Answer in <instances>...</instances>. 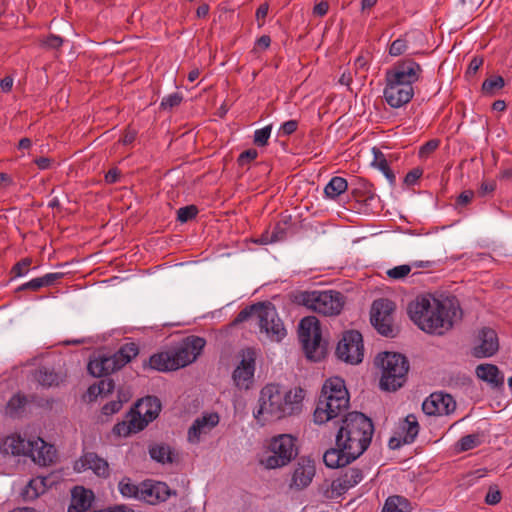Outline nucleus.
I'll use <instances>...</instances> for the list:
<instances>
[{
    "mask_svg": "<svg viewBox=\"0 0 512 512\" xmlns=\"http://www.w3.org/2000/svg\"><path fill=\"white\" fill-rule=\"evenodd\" d=\"M411 320L423 331L443 335L453 326L456 310L451 303L442 302L430 294L416 297L408 305Z\"/></svg>",
    "mask_w": 512,
    "mask_h": 512,
    "instance_id": "f257e3e1",
    "label": "nucleus"
},
{
    "mask_svg": "<svg viewBox=\"0 0 512 512\" xmlns=\"http://www.w3.org/2000/svg\"><path fill=\"white\" fill-rule=\"evenodd\" d=\"M305 391L300 387L286 390L278 384H267L260 391L259 408L254 411L258 421L280 420L301 411Z\"/></svg>",
    "mask_w": 512,
    "mask_h": 512,
    "instance_id": "f03ea898",
    "label": "nucleus"
},
{
    "mask_svg": "<svg viewBox=\"0 0 512 512\" xmlns=\"http://www.w3.org/2000/svg\"><path fill=\"white\" fill-rule=\"evenodd\" d=\"M374 434L372 420L361 412H350L342 419L336 435V446L355 458L369 447Z\"/></svg>",
    "mask_w": 512,
    "mask_h": 512,
    "instance_id": "7ed1b4c3",
    "label": "nucleus"
},
{
    "mask_svg": "<svg viewBox=\"0 0 512 512\" xmlns=\"http://www.w3.org/2000/svg\"><path fill=\"white\" fill-rule=\"evenodd\" d=\"M348 407L349 394L344 380L339 377L330 378L326 380L322 387L321 395L313 414L314 422L324 424L331 421L345 412Z\"/></svg>",
    "mask_w": 512,
    "mask_h": 512,
    "instance_id": "20e7f679",
    "label": "nucleus"
},
{
    "mask_svg": "<svg viewBox=\"0 0 512 512\" xmlns=\"http://www.w3.org/2000/svg\"><path fill=\"white\" fill-rule=\"evenodd\" d=\"M381 369L380 387L385 391H396L406 381L409 363L405 356L395 352H383L375 358Z\"/></svg>",
    "mask_w": 512,
    "mask_h": 512,
    "instance_id": "39448f33",
    "label": "nucleus"
},
{
    "mask_svg": "<svg viewBox=\"0 0 512 512\" xmlns=\"http://www.w3.org/2000/svg\"><path fill=\"white\" fill-rule=\"evenodd\" d=\"M299 299L305 307L323 316L339 315L346 303V297L335 290L305 291Z\"/></svg>",
    "mask_w": 512,
    "mask_h": 512,
    "instance_id": "423d86ee",
    "label": "nucleus"
},
{
    "mask_svg": "<svg viewBox=\"0 0 512 512\" xmlns=\"http://www.w3.org/2000/svg\"><path fill=\"white\" fill-rule=\"evenodd\" d=\"M139 354V348L134 342L122 345L118 351L111 355H102L91 360L88 371L95 377H102L123 368Z\"/></svg>",
    "mask_w": 512,
    "mask_h": 512,
    "instance_id": "0eeeda50",
    "label": "nucleus"
},
{
    "mask_svg": "<svg viewBox=\"0 0 512 512\" xmlns=\"http://www.w3.org/2000/svg\"><path fill=\"white\" fill-rule=\"evenodd\" d=\"M299 338L310 360L319 361L324 356L325 343L322 341L319 320L315 316H307L300 321Z\"/></svg>",
    "mask_w": 512,
    "mask_h": 512,
    "instance_id": "6e6552de",
    "label": "nucleus"
},
{
    "mask_svg": "<svg viewBox=\"0 0 512 512\" xmlns=\"http://www.w3.org/2000/svg\"><path fill=\"white\" fill-rule=\"evenodd\" d=\"M259 332L270 342H281L287 335V330L275 306L269 302H263L256 320Z\"/></svg>",
    "mask_w": 512,
    "mask_h": 512,
    "instance_id": "1a4fd4ad",
    "label": "nucleus"
},
{
    "mask_svg": "<svg viewBox=\"0 0 512 512\" xmlns=\"http://www.w3.org/2000/svg\"><path fill=\"white\" fill-rule=\"evenodd\" d=\"M270 455L262 463L268 469H276L287 465L295 456L294 438L290 435H279L270 443Z\"/></svg>",
    "mask_w": 512,
    "mask_h": 512,
    "instance_id": "9d476101",
    "label": "nucleus"
},
{
    "mask_svg": "<svg viewBox=\"0 0 512 512\" xmlns=\"http://www.w3.org/2000/svg\"><path fill=\"white\" fill-rule=\"evenodd\" d=\"M395 303L389 299L381 298L373 302L371 307V323L383 336L393 337V312Z\"/></svg>",
    "mask_w": 512,
    "mask_h": 512,
    "instance_id": "9b49d317",
    "label": "nucleus"
},
{
    "mask_svg": "<svg viewBox=\"0 0 512 512\" xmlns=\"http://www.w3.org/2000/svg\"><path fill=\"white\" fill-rule=\"evenodd\" d=\"M336 355L346 363H360L364 355L361 333L356 330L346 331L337 345Z\"/></svg>",
    "mask_w": 512,
    "mask_h": 512,
    "instance_id": "f8f14e48",
    "label": "nucleus"
},
{
    "mask_svg": "<svg viewBox=\"0 0 512 512\" xmlns=\"http://www.w3.org/2000/svg\"><path fill=\"white\" fill-rule=\"evenodd\" d=\"M206 341L198 336H190L184 339L178 346L171 349L174 370L185 367L194 362L202 352Z\"/></svg>",
    "mask_w": 512,
    "mask_h": 512,
    "instance_id": "ddd939ff",
    "label": "nucleus"
},
{
    "mask_svg": "<svg viewBox=\"0 0 512 512\" xmlns=\"http://www.w3.org/2000/svg\"><path fill=\"white\" fill-rule=\"evenodd\" d=\"M423 69L421 65L411 58H405L397 61L393 67L386 71L385 77L408 87L418 82L422 77Z\"/></svg>",
    "mask_w": 512,
    "mask_h": 512,
    "instance_id": "4468645a",
    "label": "nucleus"
},
{
    "mask_svg": "<svg viewBox=\"0 0 512 512\" xmlns=\"http://www.w3.org/2000/svg\"><path fill=\"white\" fill-rule=\"evenodd\" d=\"M415 92L413 87L399 84L385 77L383 96L387 104L392 108H400L408 104Z\"/></svg>",
    "mask_w": 512,
    "mask_h": 512,
    "instance_id": "2eb2a0df",
    "label": "nucleus"
},
{
    "mask_svg": "<svg viewBox=\"0 0 512 512\" xmlns=\"http://www.w3.org/2000/svg\"><path fill=\"white\" fill-rule=\"evenodd\" d=\"M255 372V353L248 349L242 355V360L232 374L234 384L239 389H249L253 383Z\"/></svg>",
    "mask_w": 512,
    "mask_h": 512,
    "instance_id": "dca6fc26",
    "label": "nucleus"
},
{
    "mask_svg": "<svg viewBox=\"0 0 512 512\" xmlns=\"http://www.w3.org/2000/svg\"><path fill=\"white\" fill-rule=\"evenodd\" d=\"M456 408L453 397L443 392H434L426 398L422 404V410L426 415H448Z\"/></svg>",
    "mask_w": 512,
    "mask_h": 512,
    "instance_id": "f3484780",
    "label": "nucleus"
},
{
    "mask_svg": "<svg viewBox=\"0 0 512 512\" xmlns=\"http://www.w3.org/2000/svg\"><path fill=\"white\" fill-rule=\"evenodd\" d=\"M499 349L498 337L491 328H482L477 336V344L472 348V355L476 358L493 356Z\"/></svg>",
    "mask_w": 512,
    "mask_h": 512,
    "instance_id": "a211bd4d",
    "label": "nucleus"
},
{
    "mask_svg": "<svg viewBox=\"0 0 512 512\" xmlns=\"http://www.w3.org/2000/svg\"><path fill=\"white\" fill-rule=\"evenodd\" d=\"M161 411V403L155 396H147L139 400L135 409L131 410L130 414L135 416L137 422L145 421L146 426L152 422Z\"/></svg>",
    "mask_w": 512,
    "mask_h": 512,
    "instance_id": "6ab92c4d",
    "label": "nucleus"
},
{
    "mask_svg": "<svg viewBox=\"0 0 512 512\" xmlns=\"http://www.w3.org/2000/svg\"><path fill=\"white\" fill-rule=\"evenodd\" d=\"M219 415L217 413L204 414L194 420L188 430V441L192 444L200 442L202 436L207 435L219 423Z\"/></svg>",
    "mask_w": 512,
    "mask_h": 512,
    "instance_id": "aec40b11",
    "label": "nucleus"
},
{
    "mask_svg": "<svg viewBox=\"0 0 512 512\" xmlns=\"http://www.w3.org/2000/svg\"><path fill=\"white\" fill-rule=\"evenodd\" d=\"M31 447H29L28 456L40 466H48L52 464L56 457V449L53 445L46 443L42 438L37 437L31 439Z\"/></svg>",
    "mask_w": 512,
    "mask_h": 512,
    "instance_id": "412c9836",
    "label": "nucleus"
},
{
    "mask_svg": "<svg viewBox=\"0 0 512 512\" xmlns=\"http://www.w3.org/2000/svg\"><path fill=\"white\" fill-rule=\"evenodd\" d=\"M171 495V490L164 482H150L142 483L140 490V500L148 504L155 505L159 502L166 501Z\"/></svg>",
    "mask_w": 512,
    "mask_h": 512,
    "instance_id": "4be33fe9",
    "label": "nucleus"
},
{
    "mask_svg": "<svg viewBox=\"0 0 512 512\" xmlns=\"http://www.w3.org/2000/svg\"><path fill=\"white\" fill-rule=\"evenodd\" d=\"M315 471V464L312 460L301 458L294 469L290 487L297 490L304 489L312 482Z\"/></svg>",
    "mask_w": 512,
    "mask_h": 512,
    "instance_id": "5701e85b",
    "label": "nucleus"
},
{
    "mask_svg": "<svg viewBox=\"0 0 512 512\" xmlns=\"http://www.w3.org/2000/svg\"><path fill=\"white\" fill-rule=\"evenodd\" d=\"M81 468L92 470L98 477L107 478L110 475L109 464L107 460L94 452H86L80 458Z\"/></svg>",
    "mask_w": 512,
    "mask_h": 512,
    "instance_id": "b1692460",
    "label": "nucleus"
},
{
    "mask_svg": "<svg viewBox=\"0 0 512 512\" xmlns=\"http://www.w3.org/2000/svg\"><path fill=\"white\" fill-rule=\"evenodd\" d=\"M31 439H24L19 435L8 436L0 443V452L4 455H27Z\"/></svg>",
    "mask_w": 512,
    "mask_h": 512,
    "instance_id": "393cba45",
    "label": "nucleus"
},
{
    "mask_svg": "<svg viewBox=\"0 0 512 512\" xmlns=\"http://www.w3.org/2000/svg\"><path fill=\"white\" fill-rule=\"evenodd\" d=\"M92 501V491L77 486L72 490V499L68 507V512H85L90 509Z\"/></svg>",
    "mask_w": 512,
    "mask_h": 512,
    "instance_id": "a878e982",
    "label": "nucleus"
},
{
    "mask_svg": "<svg viewBox=\"0 0 512 512\" xmlns=\"http://www.w3.org/2000/svg\"><path fill=\"white\" fill-rule=\"evenodd\" d=\"M356 458L348 454V451H344L343 447H336L328 449L323 455V461L329 468L344 467Z\"/></svg>",
    "mask_w": 512,
    "mask_h": 512,
    "instance_id": "bb28decb",
    "label": "nucleus"
},
{
    "mask_svg": "<svg viewBox=\"0 0 512 512\" xmlns=\"http://www.w3.org/2000/svg\"><path fill=\"white\" fill-rule=\"evenodd\" d=\"M52 485L50 477L38 476L29 481L22 492V496L26 501H32L43 494L48 486Z\"/></svg>",
    "mask_w": 512,
    "mask_h": 512,
    "instance_id": "cd10ccee",
    "label": "nucleus"
},
{
    "mask_svg": "<svg viewBox=\"0 0 512 512\" xmlns=\"http://www.w3.org/2000/svg\"><path fill=\"white\" fill-rule=\"evenodd\" d=\"M146 427L145 421L139 423L136 421L135 416L128 413L125 420L117 423L113 427V433L120 437H127L132 433H137Z\"/></svg>",
    "mask_w": 512,
    "mask_h": 512,
    "instance_id": "c85d7f7f",
    "label": "nucleus"
},
{
    "mask_svg": "<svg viewBox=\"0 0 512 512\" xmlns=\"http://www.w3.org/2000/svg\"><path fill=\"white\" fill-rule=\"evenodd\" d=\"M62 276H63L62 273H47L42 277L33 278L30 281L23 283L16 289V291H24V290L38 291L43 287H48V286L53 285L56 281L61 279Z\"/></svg>",
    "mask_w": 512,
    "mask_h": 512,
    "instance_id": "c756f323",
    "label": "nucleus"
},
{
    "mask_svg": "<svg viewBox=\"0 0 512 512\" xmlns=\"http://www.w3.org/2000/svg\"><path fill=\"white\" fill-rule=\"evenodd\" d=\"M476 375L481 380L493 385L500 386L503 384V376L497 366L493 364H480L476 368Z\"/></svg>",
    "mask_w": 512,
    "mask_h": 512,
    "instance_id": "7c9ffc66",
    "label": "nucleus"
},
{
    "mask_svg": "<svg viewBox=\"0 0 512 512\" xmlns=\"http://www.w3.org/2000/svg\"><path fill=\"white\" fill-rule=\"evenodd\" d=\"M173 356L171 351H164L154 354L149 359V366L160 372L174 371Z\"/></svg>",
    "mask_w": 512,
    "mask_h": 512,
    "instance_id": "2f4dec72",
    "label": "nucleus"
},
{
    "mask_svg": "<svg viewBox=\"0 0 512 512\" xmlns=\"http://www.w3.org/2000/svg\"><path fill=\"white\" fill-rule=\"evenodd\" d=\"M372 152L374 156L373 161L371 163L372 166L381 171L388 180V182L390 183V185L393 186L396 182V176L390 169L385 155L382 153V151L375 147L372 149Z\"/></svg>",
    "mask_w": 512,
    "mask_h": 512,
    "instance_id": "473e14b6",
    "label": "nucleus"
},
{
    "mask_svg": "<svg viewBox=\"0 0 512 512\" xmlns=\"http://www.w3.org/2000/svg\"><path fill=\"white\" fill-rule=\"evenodd\" d=\"M149 454L153 460L161 464L174 462V452L171 447L165 443H159L150 446Z\"/></svg>",
    "mask_w": 512,
    "mask_h": 512,
    "instance_id": "72a5a7b5",
    "label": "nucleus"
},
{
    "mask_svg": "<svg viewBox=\"0 0 512 512\" xmlns=\"http://www.w3.org/2000/svg\"><path fill=\"white\" fill-rule=\"evenodd\" d=\"M381 512H411V505L406 498L394 495L386 499Z\"/></svg>",
    "mask_w": 512,
    "mask_h": 512,
    "instance_id": "f704fd0d",
    "label": "nucleus"
},
{
    "mask_svg": "<svg viewBox=\"0 0 512 512\" xmlns=\"http://www.w3.org/2000/svg\"><path fill=\"white\" fill-rule=\"evenodd\" d=\"M348 188L347 180L343 177L335 176L327 183L324 193L327 198L336 199Z\"/></svg>",
    "mask_w": 512,
    "mask_h": 512,
    "instance_id": "c9c22d12",
    "label": "nucleus"
},
{
    "mask_svg": "<svg viewBox=\"0 0 512 512\" xmlns=\"http://www.w3.org/2000/svg\"><path fill=\"white\" fill-rule=\"evenodd\" d=\"M415 33L409 32L394 40L389 47V55L398 57L408 51L409 43Z\"/></svg>",
    "mask_w": 512,
    "mask_h": 512,
    "instance_id": "e433bc0d",
    "label": "nucleus"
},
{
    "mask_svg": "<svg viewBox=\"0 0 512 512\" xmlns=\"http://www.w3.org/2000/svg\"><path fill=\"white\" fill-rule=\"evenodd\" d=\"M403 430L405 431L403 437L404 443H413L419 433V424L415 415L409 414L405 418Z\"/></svg>",
    "mask_w": 512,
    "mask_h": 512,
    "instance_id": "4c0bfd02",
    "label": "nucleus"
},
{
    "mask_svg": "<svg viewBox=\"0 0 512 512\" xmlns=\"http://www.w3.org/2000/svg\"><path fill=\"white\" fill-rule=\"evenodd\" d=\"M35 378L38 383L44 387L58 385L60 382V376L47 367H41L38 369L35 374Z\"/></svg>",
    "mask_w": 512,
    "mask_h": 512,
    "instance_id": "58836bf2",
    "label": "nucleus"
},
{
    "mask_svg": "<svg viewBox=\"0 0 512 512\" xmlns=\"http://www.w3.org/2000/svg\"><path fill=\"white\" fill-rule=\"evenodd\" d=\"M504 85L505 81L502 76H492L483 82L482 92L486 96H494L504 87Z\"/></svg>",
    "mask_w": 512,
    "mask_h": 512,
    "instance_id": "ea45409f",
    "label": "nucleus"
},
{
    "mask_svg": "<svg viewBox=\"0 0 512 512\" xmlns=\"http://www.w3.org/2000/svg\"><path fill=\"white\" fill-rule=\"evenodd\" d=\"M118 488L120 493L124 497H130L140 500V490L142 488V484L136 485L129 478H123L119 482Z\"/></svg>",
    "mask_w": 512,
    "mask_h": 512,
    "instance_id": "a19ab883",
    "label": "nucleus"
},
{
    "mask_svg": "<svg viewBox=\"0 0 512 512\" xmlns=\"http://www.w3.org/2000/svg\"><path fill=\"white\" fill-rule=\"evenodd\" d=\"M350 488L352 487L346 482L345 478L341 476L332 481L330 489L326 492V496L331 499L338 498L346 493Z\"/></svg>",
    "mask_w": 512,
    "mask_h": 512,
    "instance_id": "79ce46f5",
    "label": "nucleus"
},
{
    "mask_svg": "<svg viewBox=\"0 0 512 512\" xmlns=\"http://www.w3.org/2000/svg\"><path fill=\"white\" fill-rule=\"evenodd\" d=\"M262 304H263V302H259V303H256V304H253L251 306L244 308L237 314L234 322L241 323V322L248 320L251 317H254L257 320V317L259 315V311L262 307Z\"/></svg>",
    "mask_w": 512,
    "mask_h": 512,
    "instance_id": "37998d69",
    "label": "nucleus"
},
{
    "mask_svg": "<svg viewBox=\"0 0 512 512\" xmlns=\"http://www.w3.org/2000/svg\"><path fill=\"white\" fill-rule=\"evenodd\" d=\"M480 444V437L477 434H469L460 438L457 442V448L459 451H468Z\"/></svg>",
    "mask_w": 512,
    "mask_h": 512,
    "instance_id": "c03bdc74",
    "label": "nucleus"
},
{
    "mask_svg": "<svg viewBox=\"0 0 512 512\" xmlns=\"http://www.w3.org/2000/svg\"><path fill=\"white\" fill-rule=\"evenodd\" d=\"M412 270V266L409 264H403L388 269L386 274L390 279L401 280L405 278Z\"/></svg>",
    "mask_w": 512,
    "mask_h": 512,
    "instance_id": "a18cd8bd",
    "label": "nucleus"
},
{
    "mask_svg": "<svg viewBox=\"0 0 512 512\" xmlns=\"http://www.w3.org/2000/svg\"><path fill=\"white\" fill-rule=\"evenodd\" d=\"M271 131H272L271 125L265 126L261 129H257L254 132V139H253L254 144H256L257 146H260V147L266 146L268 144V140L270 138Z\"/></svg>",
    "mask_w": 512,
    "mask_h": 512,
    "instance_id": "49530a36",
    "label": "nucleus"
},
{
    "mask_svg": "<svg viewBox=\"0 0 512 512\" xmlns=\"http://www.w3.org/2000/svg\"><path fill=\"white\" fill-rule=\"evenodd\" d=\"M198 214V208L195 205H188L177 210V220L185 223L195 218Z\"/></svg>",
    "mask_w": 512,
    "mask_h": 512,
    "instance_id": "de8ad7c7",
    "label": "nucleus"
},
{
    "mask_svg": "<svg viewBox=\"0 0 512 512\" xmlns=\"http://www.w3.org/2000/svg\"><path fill=\"white\" fill-rule=\"evenodd\" d=\"M40 46L46 49H59L63 45V39L55 34L39 40Z\"/></svg>",
    "mask_w": 512,
    "mask_h": 512,
    "instance_id": "09e8293b",
    "label": "nucleus"
},
{
    "mask_svg": "<svg viewBox=\"0 0 512 512\" xmlns=\"http://www.w3.org/2000/svg\"><path fill=\"white\" fill-rule=\"evenodd\" d=\"M342 476L351 487H354L362 481L363 472L358 468H350Z\"/></svg>",
    "mask_w": 512,
    "mask_h": 512,
    "instance_id": "8fccbe9b",
    "label": "nucleus"
},
{
    "mask_svg": "<svg viewBox=\"0 0 512 512\" xmlns=\"http://www.w3.org/2000/svg\"><path fill=\"white\" fill-rule=\"evenodd\" d=\"M32 264L31 258H24L17 262L13 267L11 272L14 274L15 277H22L25 276L30 269V266Z\"/></svg>",
    "mask_w": 512,
    "mask_h": 512,
    "instance_id": "3c124183",
    "label": "nucleus"
},
{
    "mask_svg": "<svg viewBox=\"0 0 512 512\" xmlns=\"http://www.w3.org/2000/svg\"><path fill=\"white\" fill-rule=\"evenodd\" d=\"M258 157V152L256 149H248V150H245L243 151L238 159H237V163L239 166H247L249 165L252 161H254L256 158Z\"/></svg>",
    "mask_w": 512,
    "mask_h": 512,
    "instance_id": "603ef678",
    "label": "nucleus"
},
{
    "mask_svg": "<svg viewBox=\"0 0 512 512\" xmlns=\"http://www.w3.org/2000/svg\"><path fill=\"white\" fill-rule=\"evenodd\" d=\"M182 96L179 93H172L165 96L161 101V107L164 109H171L180 105L182 102Z\"/></svg>",
    "mask_w": 512,
    "mask_h": 512,
    "instance_id": "864d4df0",
    "label": "nucleus"
},
{
    "mask_svg": "<svg viewBox=\"0 0 512 512\" xmlns=\"http://www.w3.org/2000/svg\"><path fill=\"white\" fill-rule=\"evenodd\" d=\"M439 140L433 139L426 142L419 150V156L421 158L428 157L431 153H433L439 146Z\"/></svg>",
    "mask_w": 512,
    "mask_h": 512,
    "instance_id": "5fc2aeb1",
    "label": "nucleus"
},
{
    "mask_svg": "<svg viewBox=\"0 0 512 512\" xmlns=\"http://www.w3.org/2000/svg\"><path fill=\"white\" fill-rule=\"evenodd\" d=\"M501 492L496 487H490L486 496L485 503L488 505H496L501 501Z\"/></svg>",
    "mask_w": 512,
    "mask_h": 512,
    "instance_id": "6e6d98bb",
    "label": "nucleus"
},
{
    "mask_svg": "<svg viewBox=\"0 0 512 512\" xmlns=\"http://www.w3.org/2000/svg\"><path fill=\"white\" fill-rule=\"evenodd\" d=\"M298 127V122L296 120H289L284 122L280 127V133L282 135L288 136L293 134Z\"/></svg>",
    "mask_w": 512,
    "mask_h": 512,
    "instance_id": "4d7b16f0",
    "label": "nucleus"
},
{
    "mask_svg": "<svg viewBox=\"0 0 512 512\" xmlns=\"http://www.w3.org/2000/svg\"><path fill=\"white\" fill-rule=\"evenodd\" d=\"M122 407L121 401H111L105 404L102 408V412L104 415H112L118 412Z\"/></svg>",
    "mask_w": 512,
    "mask_h": 512,
    "instance_id": "13d9d810",
    "label": "nucleus"
},
{
    "mask_svg": "<svg viewBox=\"0 0 512 512\" xmlns=\"http://www.w3.org/2000/svg\"><path fill=\"white\" fill-rule=\"evenodd\" d=\"M482 64H483L482 58L474 57L468 65L466 75L467 76L475 75L477 73V71L479 70V68L482 66Z\"/></svg>",
    "mask_w": 512,
    "mask_h": 512,
    "instance_id": "bf43d9fd",
    "label": "nucleus"
},
{
    "mask_svg": "<svg viewBox=\"0 0 512 512\" xmlns=\"http://www.w3.org/2000/svg\"><path fill=\"white\" fill-rule=\"evenodd\" d=\"M422 175V170L416 168L408 172L404 178L407 185H414Z\"/></svg>",
    "mask_w": 512,
    "mask_h": 512,
    "instance_id": "052dcab7",
    "label": "nucleus"
},
{
    "mask_svg": "<svg viewBox=\"0 0 512 512\" xmlns=\"http://www.w3.org/2000/svg\"><path fill=\"white\" fill-rule=\"evenodd\" d=\"M329 10V4L327 1H321L320 3L316 4L313 8V14L315 16L323 17L328 13Z\"/></svg>",
    "mask_w": 512,
    "mask_h": 512,
    "instance_id": "680f3d73",
    "label": "nucleus"
},
{
    "mask_svg": "<svg viewBox=\"0 0 512 512\" xmlns=\"http://www.w3.org/2000/svg\"><path fill=\"white\" fill-rule=\"evenodd\" d=\"M102 395H107L114 390V382L111 379H102L99 381Z\"/></svg>",
    "mask_w": 512,
    "mask_h": 512,
    "instance_id": "e2e57ef3",
    "label": "nucleus"
},
{
    "mask_svg": "<svg viewBox=\"0 0 512 512\" xmlns=\"http://www.w3.org/2000/svg\"><path fill=\"white\" fill-rule=\"evenodd\" d=\"M473 197H474V193H473V191H471V190L463 191V192L458 196L457 204H459V205H467L468 203H470V202H471V200L473 199Z\"/></svg>",
    "mask_w": 512,
    "mask_h": 512,
    "instance_id": "0e129e2a",
    "label": "nucleus"
},
{
    "mask_svg": "<svg viewBox=\"0 0 512 512\" xmlns=\"http://www.w3.org/2000/svg\"><path fill=\"white\" fill-rule=\"evenodd\" d=\"M278 240H279V238L276 233H272L271 235H269L266 232V233L262 234L259 239L256 240V243L266 245L269 243L277 242Z\"/></svg>",
    "mask_w": 512,
    "mask_h": 512,
    "instance_id": "69168bd1",
    "label": "nucleus"
},
{
    "mask_svg": "<svg viewBox=\"0 0 512 512\" xmlns=\"http://www.w3.org/2000/svg\"><path fill=\"white\" fill-rule=\"evenodd\" d=\"M25 399L20 395H14L8 402L9 409H17L24 405Z\"/></svg>",
    "mask_w": 512,
    "mask_h": 512,
    "instance_id": "338daca9",
    "label": "nucleus"
},
{
    "mask_svg": "<svg viewBox=\"0 0 512 512\" xmlns=\"http://www.w3.org/2000/svg\"><path fill=\"white\" fill-rule=\"evenodd\" d=\"M13 78L10 76H6L0 81V87L3 92H9L12 89L13 86Z\"/></svg>",
    "mask_w": 512,
    "mask_h": 512,
    "instance_id": "774afa93",
    "label": "nucleus"
}]
</instances>
